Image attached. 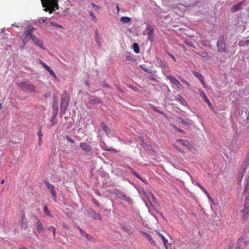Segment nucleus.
<instances>
[{
    "label": "nucleus",
    "mask_w": 249,
    "mask_h": 249,
    "mask_svg": "<svg viewBox=\"0 0 249 249\" xmlns=\"http://www.w3.org/2000/svg\"><path fill=\"white\" fill-rule=\"evenodd\" d=\"M199 55L206 60H208L210 59L208 53L206 52H202L199 53Z\"/></svg>",
    "instance_id": "25"
},
{
    "label": "nucleus",
    "mask_w": 249,
    "mask_h": 249,
    "mask_svg": "<svg viewBox=\"0 0 249 249\" xmlns=\"http://www.w3.org/2000/svg\"><path fill=\"white\" fill-rule=\"evenodd\" d=\"M243 214L245 219L248 218L249 215V196H248L246 199L243 210Z\"/></svg>",
    "instance_id": "7"
},
{
    "label": "nucleus",
    "mask_w": 249,
    "mask_h": 249,
    "mask_svg": "<svg viewBox=\"0 0 249 249\" xmlns=\"http://www.w3.org/2000/svg\"><path fill=\"white\" fill-rule=\"evenodd\" d=\"M133 49L135 53H138L140 52V48L137 43H133Z\"/></svg>",
    "instance_id": "24"
},
{
    "label": "nucleus",
    "mask_w": 249,
    "mask_h": 249,
    "mask_svg": "<svg viewBox=\"0 0 249 249\" xmlns=\"http://www.w3.org/2000/svg\"><path fill=\"white\" fill-rule=\"evenodd\" d=\"M196 185L197 186H198V187L204 192L205 190H206V189L203 187L200 183L197 182L196 183Z\"/></svg>",
    "instance_id": "42"
},
{
    "label": "nucleus",
    "mask_w": 249,
    "mask_h": 249,
    "mask_svg": "<svg viewBox=\"0 0 249 249\" xmlns=\"http://www.w3.org/2000/svg\"><path fill=\"white\" fill-rule=\"evenodd\" d=\"M249 190V175L245 178V188L243 194H245Z\"/></svg>",
    "instance_id": "20"
},
{
    "label": "nucleus",
    "mask_w": 249,
    "mask_h": 249,
    "mask_svg": "<svg viewBox=\"0 0 249 249\" xmlns=\"http://www.w3.org/2000/svg\"><path fill=\"white\" fill-rule=\"evenodd\" d=\"M95 41L97 42L98 46H101V42L99 40V38L98 37V35L97 33V31L96 30L95 32Z\"/></svg>",
    "instance_id": "33"
},
{
    "label": "nucleus",
    "mask_w": 249,
    "mask_h": 249,
    "mask_svg": "<svg viewBox=\"0 0 249 249\" xmlns=\"http://www.w3.org/2000/svg\"><path fill=\"white\" fill-rule=\"evenodd\" d=\"M66 138L67 140L68 141L70 142L71 143H75V141L73 139H72L70 137H69L68 135H67L66 136Z\"/></svg>",
    "instance_id": "41"
},
{
    "label": "nucleus",
    "mask_w": 249,
    "mask_h": 249,
    "mask_svg": "<svg viewBox=\"0 0 249 249\" xmlns=\"http://www.w3.org/2000/svg\"><path fill=\"white\" fill-rule=\"evenodd\" d=\"M89 213L92 215L94 219L99 220H102V216L99 213H96L93 210H91Z\"/></svg>",
    "instance_id": "16"
},
{
    "label": "nucleus",
    "mask_w": 249,
    "mask_h": 249,
    "mask_svg": "<svg viewBox=\"0 0 249 249\" xmlns=\"http://www.w3.org/2000/svg\"><path fill=\"white\" fill-rule=\"evenodd\" d=\"M32 40L36 45H37V46L39 47L40 48L43 50L45 49V48L42 41L38 39L36 36H33Z\"/></svg>",
    "instance_id": "12"
},
{
    "label": "nucleus",
    "mask_w": 249,
    "mask_h": 249,
    "mask_svg": "<svg viewBox=\"0 0 249 249\" xmlns=\"http://www.w3.org/2000/svg\"><path fill=\"white\" fill-rule=\"evenodd\" d=\"M240 5H235L234 6V8L235 9V11H237L239 9Z\"/></svg>",
    "instance_id": "58"
},
{
    "label": "nucleus",
    "mask_w": 249,
    "mask_h": 249,
    "mask_svg": "<svg viewBox=\"0 0 249 249\" xmlns=\"http://www.w3.org/2000/svg\"><path fill=\"white\" fill-rule=\"evenodd\" d=\"M47 229L51 231H53V236L54 237H55V228L54 227L51 226H49V227H47Z\"/></svg>",
    "instance_id": "29"
},
{
    "label": "nucleus",
    "mask_w": 249,
    "mask_h": 249,
    "mask_svg": "<svg viewBox=\"0 0 249 249\" xmlns=\"http://www.w3.org/2000/svg\"><path fill=\"white\" fill-rule=\"evenodd\" d=\"M80 147L84 151L89 152L91 151L92 147L89 143L83 142L80 143Z\"/></svg>",
    "instance_id": "10"
},
{
    "label": "nucleus",
    "mask_w": 249,
    "mask_h": 249,
    "mask_svg": "<svg viewBox=\"0 0 249 249\" xmlns=\"http://www.w3.org/2000/svg\"><path fill=\"white\" fill-rule=\"evenodd\" d=\"M179 120H180V122L182 124L184 125H188V123H187L184 120H183L182 118H179Z\"/></svg>",
    "instance_id": "44"
},
{
    "label": "nucleus",
    "mask_w": 249,
    "mask_h": 249,
    "mask_svg": "<svg viewBox=\"0 0 249 249\" xmlns=\"http://www.w3.org/2000/svg\"><path fill=\"white\" fill-rule=\"evenodd\" d=\"M101 124L103 130L105 131L106 133H107L109 129L107 126L106 124L105 123L103 122Z\"/></svg>",
    "instance_id": "30"
},
{
    "label": "nucleus",
    "mask_w": 249,
    "mask_h": 249,
    "mask_svg": "<svg viewBox=\"0 0 249 249\" xmlns=\"http://www.w3.org/2000/svg\"><path fill=\"white\" fill-rule=\"evenodd\" d=\"M217 48L218 52H226V45L225 40L223 36L220 37L217 42Z\"/></svg>",
    "instance_id": "6"
},
{
    "label": "nucleus",
    "mask_w": 249,
    "mask_h": 249,
    "mask_svg": "<svg viewBox=\"0 0 249 249\" xmlns=\"http://www.w3.org/2000/svg\"><path fill=\"white\" fill-rule=\"evenodd\" d=\"M85 237H86V238L89 241H91L92 239V237L91 235L88 234V233L86 234V236Z\"/></svg>",
    "instance_id": "48"
},
{
    "label": "nucleus",
    "mask_w": 249,
    "mask_h": 249,
    "mask_svg": "<svg viewBox=\"0 0 249 249\" xmlns=\"http://www.w3.org/2000/svg\"><path fill=\"white\" fill-rule=\"evenodd\" d=\"M19 249H28L27 248L24 247H20Z\"/></svg>",
    "instance_id": "61"
},
{
    "label": "nucleus",
    "mask_w": 249,
    "mask_h": 249,
    "mask_svg": "<svg viewBox=\"0 0 249 249\" xmlns=\"http://www.w3.org/2000/svg\"><path fill=\"white\" fill-rule=\"evenodd\" d=\"M45 69L49 72L50 74L54 77V78H56V75L54 71L51 69V68L49 66L45 67Z\"/></svg>",
    "instance_id": "26"
},
{
    "label": "nucleus",
    "mask_w": 249,
    "mask_h": 249,
    "mask_svg": "<svg viewBox=\"0 0 249 249\" xmlns=\"http://www.w3.org/2000/svg\"><path fill=\"white\" fill-rule=\"evenodd\" d=\"M204 193L206 194V195L207 196V197L209 199H211L212 197L210 195V194L208 193V192L207 191V190H206Z\"/></svg>",
    "instance_id": "50"
},
{
    "label": "nucleus",
    "mask_w": 249,
    "mask_h": 249,
    "mask_svg": "<svg viewBox=\"0 0 249 249\" xmlns=\"http://www.w3.org/2000/svg\"><path fill=\"white\" fill-rule=\"evenodd\" d=\"M18 86L23 91L29 92L36 91V87L29 82L18 83Z\"/></svg>",
    "instance_id": "3"
},
{
    "label": "nucleus",
    "mask_w": 249,
    "mask_h": 249,
    "mask_svg": "<svg viewBox=\"0 0 249 249\" xmlns=\"http://www.w3.org/2000/svg\"><path fill=\"white\" fill-rule=\"evenodd\" d=\"M117 89L120 92L123 93L124 92L123 90L120 87L117 86Z\"/></svg>",
    "instance_id": "56"
},
{
    "label": "nucleus",
    "mask_w": 249,
    "mask_h": 249,
    "mask_svg": "<svg viewBox=\"0 0 249 249\" xmlns=\"http://www.w3.org/2000/svg\"><path fill=\"white\" fill-rule=\"evenodd\" d=\"M35 30V29L34 27H30L28 29L25 28L23 35V42L24 44L29 41V38L32 39L33 36H35L33 35Z\"/></svg>",
    "instance_id": "4"
},
{
    "label": "nucleus",
    "mask_w": 249,
    "mask_h": 249,
    "mask_svg": "<svg viewBox=\"0 0 249 249\" xmlns=\"http://www.w3.org/2000/svg\"><path fill=\"white\" fill-rule=\"evenodd\" d=\"M101 147L103 149H104V150L107 151H112V152H114L115 153H116L117 152V151L116 149H115L107 148V146L106 145L105 146H104V147H103L101 145Z\"/></svg>",
    "instance_id": "27"
},
{
    "label": "nucleus",
    "mask_w": 249,
    "mask_h": 249,
    "mask_svg": "<svg viewBox=\"0 0 249 249\" xmlns=\"http://www.w3.org/2000/svg\"><path fill=\"white\" fill-rule=\"evenodd\" d=\"M70 96L67 91H64L61 97V112H65L69 106Z\"/></svg>",
    "instance_id": "2"
},
{
    "label": "nucleus",
    "mask_w": 249,
    "mask_h": 249,
    "mask_svg": "<svg viewBox=\"0 0 249 249\" xmlns=\"http://www.w3.org/2000/svg\"><path fill=\"white\" fill-rule=\"evenodd\" d=\"M37 135L38 136V138H42L43 134H42L41 127L38 130Z\"/></svg>",
    "instance_id": "38"
},
{
    "label": "nucleus",
    "mask_w": 249,
    "mask_h": 249,
    "mask_svg": "<svg viewBox=\"0 0 249 249\" xmlns=\"http://www.w3.org/2000/svg\"><path fill=\"white\" fill-rule=\"evenodd\" d=\"M149 198H151L152 200H153V201L154 202H156L157 203V198L156 197L154 196V194H152V193H150L149 194Z\"/></svg>",
    "instance_id": "35"
},
{
    "label": "nucleus",
    "mask_w": 249,
    "mask_h": 249,
    "mask_svg": "<svg viewBox=\"0 0 249 249\" xmlns=\"http://www.w3.org/2000/svg\"><path fill=\"white\" fill-rule=\"evenodd\" d=\"M150 79L154 81H155L156 80L155 78L151 76L150 77Z\"/></svg>",
    "instance_id": "60"
},
{
    "label": "nucleus",
    "mask_w": 249,
    "mask_h": 249,
    "mask_svg": "<svg viewBox=\"0 0 249 249\" xmlns=\"http://www.w3.org/2000/svg\"><path fill=\"white\" fill-rule=\"evenodd\" d=\"M51 24L53 26H55V27H59V28H62V26L61 25H59V24H56V23H54L53 22H52L51 23Z\"/></svg>",
    "instance_id": "52"
},
{
    "label": "nucleus",
    "mask_w": 249,
    "mask_h": 249,
    "mask_svg": "<svg viewBox=\"0 0 249 249\" xmlns=\"http://www.w3.org/2000/svg\"><path fill=\"white\" fill-rule=\"evenodd\" d=\"M38 61L44 67V68H45V67L48 66V65L44 63L41 59H38Z\"/></svg>",
    "instance_id": "47"
},
{
    "label": "nucleus",
    "mask_w": 249,
    "mask_h": 249,
    "mask_svg": "<svg viewBox=\"0 0 249 249\" xmlns=\"http://www.w3.org/2000/svg\"><path fill=\"white\" fill-rule=\"evenodd\" d=\"M43 212H44V213L46 214H47L48 215L51 216V214L50 213V212H49V210H48V209L47 206H45L44 207V208H43Z\"/></svg>",
    "instance_id": "36"
},
{
    "label": "nucleus",
    "mask_w": 249,
    "mask_h": 249,
    "mask_svg": "<svg viewBox=\"0 0 249 249\" xmlns=\"http://www.w3.org/2000/svg\"><path fill=\"white\" fill-rule=\"evenodd\" d=\"M167 54L169 56H170L173 59L174 61H176V59H175V57L174 56V55L173 54H172L171 53H170L169 52H167Z\"/></svg>",
    "instance_id": "51"
},
{
    "label": "nucleus",
    "mask_w": 249,
    "mask_h": 249,
    "mask_svg": "<svg viewBox=\"0 0 249 249\" xmlns=\"http://www.w3.org/2000/svg\"><path fill=\"white\" fill-rule=\"evenodd\" d=\"M42 138H38V145H41L42 144Z\"/></svg>",
    "instance_id": "57"
},
{
    "label": "nucleus",
    "mask_w": 249,
    "mask_h": 249,
    "mask_svg": "<svg viewBox=\"0 0 249 249\" xmlns=\"http://www.w3.org/2000/svg\"><path fill=\"white\" fill-rule=\"evenodd\" d=\"M176 142H180L182 145L186 146L189 150H190V147H192L189 142L187 140L178 139Z\"/></svg>",
    "instance_id": "19"
},
{
    "label": "nucleus",
    "mask_w": 249,
    "mask_h": 249,
    "mask_svg": "<svg viewBox=\"0 0 249 249\" xmlns=\"http://www.w3.org/2000/svg\"><path fill=\"white\" fill-rule=\"evenodd\" d=\"M141 232L148 239L152 246H156V243L150 234L142 231H141Z\"/></svg>",
    "instance_id": "18"
},
{
    "label": "nucleus",
    "mask_w": 249,
    "mask_h": 249,
    "mask_svg": "<svg viewBox=\"0 0 249 249\" xmlns=\"http://www.w3.org/2000/svg\"><path fill=\"white\" fill-rule=\"evenodd\" d=\"M102 85L103 87L107 88H110V86L107 84L105 81H103Z\"/></svg>",
    "instance_id": "43"
},
{
    "label": "nucleus",
    "mask_w": 249,
    "mask_h": 249,
    "mask_svg": "<svg viewBox=\"0 0 249 249\" xmlns=\"http://www.w3.org/2000/svg\"><path fill=\"white\" fill-rule=\"evenodd\" d=\"M178 99L180 101L182 104L184 105L186 103L185 100L181 96H178Z\"/></svg>",
    "instance_id": "40"
},
{
    "label": "nucleus",
    "mask_w": 249,
    "mask_h": 249,
    "mask_svg": "<svg viewBox=\"0 0 249 249\" xmlns=\"http://www.w3.org/2000/svg\"><path fill=\"white\" fill-rule=\"evenodd\" d=\"M181 81L184 83L188 87H189L190 86V84H189V83L186 80H183V79H182Z\"/></svg>",
    "instance_id": "53"
},
{
    "label": "nucleus",
    "mask_w": 249,
    "mask_h": 249,
    "mask_svg": "<svg viewBox=\"0 0 249 249\" xmlns=\"http://www.w3.org/2000/svg\"><path fill=\"white\" fill-rule=\"evenodd\" d=\"M246 45H249V39L247 40L246 41Z\"/></svg>",
    "instance_id": "62"
},
{
    "label": "nucleus",
    "mask_w": 249,
    "mask_h": 249,
    "mask_svg": "<svg viewBox=\"0 0 249 249\" xmlns=\"http://www.w3.org/2000/svg\"><path fill=\"white\" fill-rule=\"evenodd\" d=\"M121 229L124 230V231H125L126 232H127L129 234H130L131 233V232H132L131 231V230L129 228H128L127 227H126L125 226H122L121 227Z\"/></svg>",
    "instance_id": "31"
},
{
    "label": "nucleus",
    "mask_w": 249,
    "mask_h": 249,
    "mask_svg": "<svg viewBox=\"0 0 249 249\" xmlns=\"http://www.w3.org/2000/svg\"><path fill=\"white\" fill-rule=\"evenodd\" d=\"M193 74L200 80V81L201 83L203 86L205 87V82L204 81V78H203V76L201 75V74L197 71H194Z\"/></svg>",
    "instance_id": "15"
},
{
    "label": "nucleus",
    "mask_w": 249,
    "mask_h": 249,
    "mask_svg": "<svg viewBox=\"0 0 249 249\" xmlns=\"http://www.w3.org/2000/svg\"><path fill=\"white\" fill-rule=\"evenodd\" d=\"M100 102V99L98 98L90 99L89 100V103L90 104H96V103H99Z\"/></svg>",
    "instance_id": "28"
},
{
    "label": "nucleus",
    "mask_w": 249,
    "mask_h": 249,
    "mask_svg": "<svg viewBox=\"0 0 249 249\" xmlns=\"http://www.w3.org/2000/svg\"><path fill=\"white\" fill-rule=\"evenodd\" d=\"M34 218L35 220V225L36 228V230L38 233H42L44 231V227L43 226L42 223L38 218L35 215Z\"/></svg>",
    "instance_id": "8"
},
{
    "label": "nucleus",
    "mask_w": 249,
    "mask_h": 249,
    "mask_svg": "<svg viewBox=\"0 0 249 249\" xmlns=\"http://www.w3.org/2000/svg\"><path fill=\"white\" fill-rule=\"evenodd\" d=\"M116 195L119 198L126 201L130 204L133 203L132 199H131L130 197L126 196V195L123 193L118 192Z\"/></svg>",
    "instance_id": "9"
},
{
    "label": "nucleus",
    "mask_w": 249,
    "mask_h": 249,
    "mask_svg": "<svg viewBox=\"0 0 249 249\" xmlns=\"http://www.w3.org/2000/svg\"><path fill=\"white\" fill-rule=\"evenodd\" d=\"M131 18L128 17H122L120 18V20L124 23H127L131 21Z\"/></svg>",
    "instance_id": "22"
},
{
    "label": "nucleus",
    "mask_w": 249,
    "mask_h": 249,
    "mask_svg": "<svg viewBox=\"0 0 249 249\" xmlns=\"http://www.w3.org/2000/svg\"><path fill=\"white\" fill-rule=\"evenodd\" d=\"M58 0H41L43 7L46 12L52 13L55 9H58Z\"/></svg>",
    "instance_id": "1"
},
{
    "label": "nucleus",
    "mask_w": 249,
    "mask_h": 249,
    "mask_svg": "<svg viewBox=\"0 0 249 249\" xmlns=\"http://www.w3.org/2000/svg\"><path fill=\"white\" fill-rule=\"evenodd\" d=\"M167 78L172 83L177 86L178 89L182 88L181 84L175 77H174L173 76L170 75L168 76Z\"/></svg>",
    "instance_id": "11"
},
{
    "label": "nucleus",
    "mask_w": 249,
    "mask_h": 249,
    "mask_svg": "<svg viewBox=\"0 0 249 249\" xmlns=\"http://www.w3.org/2000/svg\"><path fill=\"white\" fill-rule=\"evenodd\" d=\"M39 21H40V22H45V19L44 18H41L39 19Z\"/></svg>",
    "instance_id": "59"
},
{
    "label": "nucleus",
    "mask_w": 249,
    "mask_h": 249,
    "mask_svg": "<svg viewBox=\"0 0 249 249\" xmlns=\"http://www.w3.org/2000/svg\"><path fill=\"white\" fill-rule=\"evenodd\" d=\"M91 5L96 11H98L102 9L100 6L95 4L94 3H92Z\"/></svg>",
    "instance_id": "37"
},
{
    "label": "nucleus",
    "mask_w": 249,
    "mask_h": 249,
    "mask_svg": "<svg viewBox=\"0 0 249 249\" xmlns=\"http://www.w3.org/2000/svg\"><path fill=\"white\" fill-rule=\"evenodd\" d=\"M158 234L160 238H161L162 239L165 249H168V240L162 234H160V233H158Z\"/></svg>",
    "instance_id": "21"
},
{
    "label": "nucleus",
    "mask_w": 249,
    "mask_h": 249,
    "mask_svg": "<svg viewBox=\"0 0 249 249\" xmlns=\"http://www.w3.org/2000/svg\"><path fill=\"white\" fill-rule=\"evenodd\" d=\"M199 93L200 96L203 99L204 101L208 105H210L211 103L210 101L208 100L207 96L206 95L204 92L201 89H198Z\"/></svg>",
    "instance_id": "17"
},
{
    "label": "nucleus",
    "mask_w": 249,
    "mask_h": 249,
    "mask_svg": "<svg viewBox=\"0 0 249 249\" xmlns=\"http://www.w3.org/2000/svg\"><path fill=\"white\" fill-rule=\"evenodd\" d=\"M173 146V147H174L175 148L177 149L179 152H181V153H183L182 151H181L180 150V149H179V148H178V147L176 145V144H174Z\"/></svg>",
    "instance_id": "55"
},
{
    "label": "nucleus",
    "mask_w": 249,
    "mask_h": 249,
    "mask_svg": "<svg viewBox=\"0 0 249 249\" xmlns=\"http://www.w3.org/2000/svg\"><path fill=\"white\" fill-rule=\"evenodd\" d=\"M128 168H129V170L130 171V172L133 174V175L134 176H135L137 178L140 179V180H142V179L141 177V176L139 174H138L136 172H135L133 170L132 167H131L130 166H128Z\"/></svg>",
    "instance_id": "23"
},
{
    "label": "nucleus",
    "mask_w": 249,
    "mask_h": 249,
    "mask_svg": "<svg viewBox=\"0 0 249 249\" xmlns=\"http://www.w3.org/2000/svg\"><path fill=\"white\" fill-rule=\"evenodd\" d=\"M4 183V180L2 179V180L1 181V184H3Z\"/></svg>",
    "instance_id": "63"
},
{
    "label": "nucleus",
    "mask_w": 249,
    "mask_h": 249,
    "mask_svg": "<svg viewBox=\"0 0 249 249\" xmlns=\"http://www.w3.org/2000/svg\"><path fill=\"white\" fill-rule=\"evenodd\" d=\"M139 67H140L144 71H146V72H148V73H151V72H150V71H148V70H147L146 68H144V67H143V65H140L139 66Z\"/></svg>",
    "instance_id": "45"
},
{
    "label": "nucleus",
    "mask_w": 249,
    "mask_h": 249,
    "mask_svg": "<svg viewBox=\"0 0 249 249\" xmlns=\"http://www.w3.org/2000/svg\"><path fill=\"white\" fill-rule=\"evenodd\" d=\"M140 139L141 140V141H142V142H143V141H144L143 138L141 137V138H140Z\"/></svg>",
    "instance_id": "64"
},
{
    "label": "nucleus",
    "mask_w": 249,
    "mask_h": 249,
    "mask_svg": "<svg viewBox=\"0 0 249 249\" xmlns=\"http://www.w3.org/2000/svg\"><path fill=\"white\" fill-rule=\"evenodd\" d=\"M28 222L27 219L25 218V214L24 213H23L21 220V227L24 229H26L28 228Z\"/></svg>",
    "instance_id": "14"
},
{
    "label": "nucleus",
    "mask_w": 249,
    "mask_h": 249,
    "mask_svg": "<svg viewBox=\"0 0 249 249\" xmlns=\"http://www.w3.org/2000/svg\"><path fill=\"white\" fill-rule=\"evenodd\" d=\"M146 30L148 31L147 33L148 39L150 41H152L154 36V29L151 26H147Z\"/></svg>",
    "instance_id": "13"
},
{
    "label": "nucleus",
    "mask_w": 249,
    "mask_h": 249,
    "mask_svg": "<svg viewBox=\"0 0 249 249\" xmlns=\"http://www.w3.org/2000/svg\"><path fill=\"white\" fill-rule=\"evenodd\" d=\"M58 107L57 106H56L54 107V112L53 111V113L54 114V116H56L57 113L58 112Z\"/></svg>",
    "instance_id": "49"
},
{
    "label": "nucleus",
    "mask_w": 249,
    "mask_h": 249,
    "mask_svg": "<svg viewBox=\"0 0 249 249\" xmlns=\"http://www.w3.org/2000/svg\"><path fill=\"white\" fill-rule=\"evenodd\" d=\"M89 15L90 16H91V18H92V20L94 22H96L97 21V19L95 17V16H94V13L93 12V11H89Z\"/></svg>",
    "instance_id": "32"
},
{
    "label": "nucleus",
    "mask_w": 249,
    "mask_h": 249,
    "mask_svg": "<svg viewBox=\"0 0 249 249\" xmlns=\"http://www.w3.org/2000/svg\"><path fill=\"white\" fill-rule=\"evenodd\" d=\"M174 127L175 129L176 130H177L178 131L180 132H183V133H184V132H183V130H182L181 129L179 128H178L177 127L175 126H174Z\"/></svg>",
    "instance_id": "54"
},
{
    "label": "nucleus",
    "mask_w": 249,
    "mask_h": 249,
    "mask_svg": "<svg viewBox=\"0 0 249 249\" xmlns=\"http://www.w3.org/2000/svg\"><path fill=\"white\" fill-rule=\"evenodd\" d=\"M57 101L56 100V99L55 98H54L53 99V112L54 111V107L57 106Z\"/></svg>",
    "instance_id": "39"
},
{
    "label": "nucleus",
    "mask_w": 249,
    "mask_h": 249,
    "mask_svg": "<svg viewBox=\"0 0 249 249\" xmlns=\"http://www.w3.org/2000/svg\"><path fill=\"white\" fill-rule=\"evenodd\" d=\"M79 231L81 234L83 236H85L86 234H87L84 230L80 228H79Z\"/></svg>",
    "instance_id": "46"
},
{
    "label": "nucleus",
    "mask_w": 249,
    "mask_h": 249,
    "mask_svg": "<svg viewBox=\"0 0 249 249\" xmlns=\"http://www.w3.org/2000/svg\"><path fill=\"white\" fill-rule=\"evenodd\" d=\"M44 183L46 185L47 189L50 191L51 194H52L53 200L54 201H56L57 196L56 192L55 190L54 186L47 180L44 181Z\"/></svg>",
    "instance_id": "5"
},
{
    "label": "nucleus",
    "mask_w": 249,
    "mask_h": 249,
    "mask_svg": "<svg viewBox=\"0 0 249 249\" xmlns=\"http://www.w3.org/2000/svg\"><path fill=\"white\" fill-rule=\"evenodd\" d=\"M128 87L130 89H131L135 91L139 92H140V90L136 87H134L132 85H128Z\"/></svg>",
    "instance_id": "34"
}]
</instances>
